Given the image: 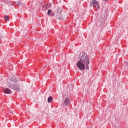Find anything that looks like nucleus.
<instances>
[{"mask_svg":"<svg viewBox=\"0 0 128 128\" xmlns=\"http://www.w3.org/2000/svg\"><path fill=\"white\" fill-rule=\"evenodd\" d=\"M10 80L8 84V88H12L15 90V92H20V84L18 82V80L15 77H10L8 78Z\"/></svg>","mask_w":128,"mask_h":128,"instance_id":"f257e3e1","label":"nucleus"},{"mask_svg":"<svg viewBox=\"0 0 128 128\" xmlns=\"http://www.w3.org/2000/svg\"><path fill=\"white\" fill-rule=\"evenodd\" d=\"M80 60L86 66V70H90V66H88V64H90V57H88V56H86V54L83 53L80 58Z\"/></svg>","mask_w":128,"mask_h":128,"instance_id":"f03ea898","label":"nucleus"},{"mask_svg":"<svg viewBox=\"0 0 128 128\" xmlns=\"http://www.w3.org/2000/svg\"><path fill=\"white\" fill-rule=\"evenodd\" d=\"M76 66L80 70H84L85 68L84 63V62H82V60H79L77 62Z\"/></svg>","mask_w":128,"mask_h":128,"instance_id":"7ed1b4c3","label":"nucleus"},{"mask_svg":"<svg viewBox=\"0 0 128 128\" xmlns=\"http://www.w3.org/2000/svg\"><path fill=\"white\" fill-rule=\"evenodd\" d=\"M90 6H94V8L98 6H99L98 2L96 1V0H91L90 2Z\"/></svg>","mask_w":128,"mask_h":128,"instance_id":"20e7f679","label":"nucleus"},{"mask_svg":"<svg viewBox=\"0 0 128 128\" xmlns=\"http://www.w3.org/2000/svg\"><path fill=\"white\" fill-rule=\"evenodd\" d=\"M64 104L66 106H68V104H70V100L69 98H66L64 100Z\"/></svg>","mask_w":128,"mask_h":128,"instance_id":"39448f33","label":"nucleus"},{"mask_svg":"<svg viewBox=\"0 0 128 128\" xmlns=\"http://www.w3.org/2000/svg\"><path fill=\"white\" fill-rule=\"evenodd\" d=\"M4 94H12V90L8 89V88H6L4 90Z\"/></svg>","mask_w":128,"mask_h":128,"instance_id":"423d86ee","label":"nucleus"},{"mask_svg":"<svg viewBox=\"0 0 128 128\" xmlns=\"http://www.w3.org/2000/svg\"><path fill=\"white\" fill-rule=\"evenodd\" d=\"M52 100H54V98H52V96H50L48 98V102H51Z\"/></svg>","mask_w":128,"mask_h":128,"instance_id":"0eeeda50","label":"nucleus"},{"mask_svg":"<svg viewBox=\"0 0 128 128\" xmlns=\"http://www.w3.org/2000/svg\"><path fill=\"white\" fill-rule=\"evenodd\" d=\"M4 20L6 22H8L10 20V18H8V16H5L4 17Z\"/></svg>","mask_w":128,"mask_h":128,"instance_id":"6e6552de","label":"nucleus"},{"mask_svg":"<svg viewBox=\"0 0 128 128\" xmlns=\"http://www.w3.org/2000/svg\"><path fill=\"white\" fill-rule=\"evenodd\" d=\"M50 12H52V10H48L47 14L48 16H52V14H50Z\"/></svg>","mask_w":128,"mask_h":128,"instance_id":"1a4fd4ad","label":"nucleus"},{"mask_svg":"<svg viewBox=\"0 0 128 128\" xmlns=\"http://www.w3.org/2000/svg\"><path fill=\"white\" fill-rule=\"evenodd\" d=\"M104 0V2H107L108 0Z\"/></svg>","mask_w":128,"mask_h":128,"instance_id":"9d476101","label":"nucleus"}]
</instances>
